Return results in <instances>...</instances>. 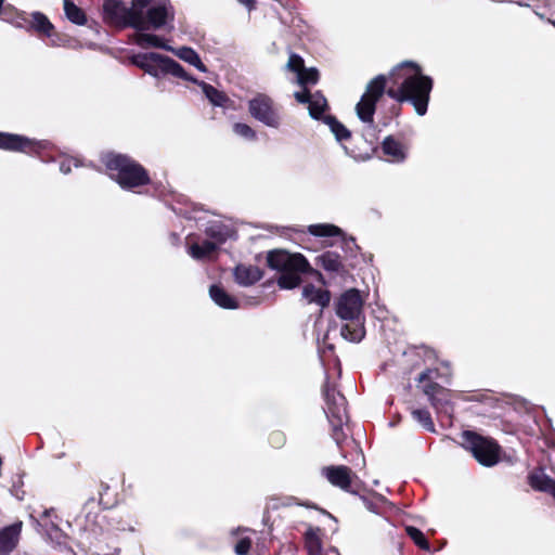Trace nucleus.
<instances>
[{
	"label": "nucleus",
	"instance_id": "obj_32",
	"mask_svg": "<svg viewBox=\"0 0 555 555\" xmlns=\"http://www.w3.org/2000/svg\"><path fill=\"white\" fill-rule=\"evenodd\" d=\"M31 26L39 33L50 36V31L53 30V25L49 20L41 13L36 12L31 15Z\"/></svg>",
	"mask_w": 555,
	"mask_h": 555
},
{
	"label": "nucleus",
	"instance_id": "obj_11",
	"mask_svg": "<svg viewBox=\"0 0 555 555\" xmlns=\"http://www.w3.org/2000/svg\"><path fill=\"white\" fill-rule=\"evenodd\" d=\"M249 113L268 127L278 128L280 126L278 109L273 101L264 94H258L249 101Z\"/></svg>",
	"mask_w": 555,
	"mask_h": 555
},
{
	"label": "nucleus",
	"instance_id": "obj_14",
	"mask_svg": "<svg viewBox=\"0 0 555 555\" xmlns=\"http://www.w3.org/2000/svg\"><path fill=\"white\" fill-rule=\"evenodd\" d=\"M286 68L296 74V81L301 87L315 85L319 80V72L314 67L307 68L304 60L295 53L289 55Z\"/></svg>",
	"mask_w": 555,
	"mask_h": 555
},
{
	"label": "nucleus",
	"instance_id": "obj_1",
	"mask_svg": "<svg viewBox=\"0 0 555 555\" xmlns=\"http://www.w3.org/2000/svg\"><path fill=\"white\" fill-rule=\"evenodd\" d=\"M391 86L387 94L397 101H410L421 116L427 112L433 79L423 74L422 68L412 62L396 66L390 75Z\"/></svg>",
	"mask_w": 555,
	"mask_h": 555
},
{
	"label": "nucleus",
	"instance_id": "obj_12",
	"mask_svg": "<svg viewBox=\"0 0 555 555\" xmlns=\"http://www.w3.org/2000/svg\"><path fill=\"white\" fill-rule=\"evenodd\" d=\"M267 261L270 268L279 271H312L309 262L301 254H289L286 250H273L268 254Z\"/></svg>",
	"mask_w": 555,
	"mask_h": 555
},
{
	"label": "nucleus",
	"instance_id": "obj_38",
	"mask_svg": "<svg viewBox=\"0 0 555 555\" xmlns=\"http://www.w3.org/2000/svg\"><path fill=\"white\" fill-rule=\"evenodd\" d=\"M250 540L248 538L241 539L235 545V553L237 555H247L250 548Z\"/></svg>",
	"mask_w": 555,
	"mask_h": 555
},
{
	"label": "nucleus",
	"instance_id": "obj_3",
	"mask_svg": "<svg viewBox=\"0 0 555 555\" xmlns=\"http://www.w3.org/2000/svg\"><path fill=\"white\" fill-rule=\"evenodd\" d=\"M105 166L109 177L124 189H132L149 182L146 171L124 155H107Z\"/></svg>",
	"mask_w": 555,
	"mask_h": 555
},
{
	"label": "nucleus",
	"instance_id": "obj_37",
	"mask_svg": "<svg viewBox=\"0 0 555 555\" xmlns=\"http://www.w3.org/2000/svg\"><path fill=\"white\" fill-rule=\"evenodd\" d=\"M3 1L4 0H0V18L7 22L14 23V9L11 5L3 7Z\"/></svg>",
	"mask_w": 555,
	"mask_h": 555
},
{
	"label": "nucleus",
	"instance_id": "obj_23",
	"mask_svg": "<svg viewBox=\"0 0 555 555\" xmlns=\"http://www.w3.org/2000/svg\"><path fill=\"white\" fill-rule=\"evenodd\" d=\"M304 272L305 271H299V270H283L281 276L278 279V285L284 289L295 288L296 286H298L300 284V278H299L298 273H304ZM311 272L315 274V276L318 278V280L320 282H323V278H322L321 273L313 271V270Z\"/></svg>",
	"mask_w": 555,
	"mask_h": 555
},
{
	"label": "nucleus",
	"instance_id": "obj_20",
	"mask_svg": "<svg viewBox=\"0 0 555 555\" xmlns=\"http://www.w3.org/2000/svg\"><path fill=\"white\" fill-rule=\"evenodd\" d=\"M132 40L135 44H138L142 49L158 48V49H164L167 51L172 50L171 47L167 46L164 38H162L157 35H154V34L143 33L142 30L137 33L133 36Z\"/></svg>",
	"mask_w": 555,
	"mask_h": 555
},
{
	"label": "nucleus",
	"instance_id": "obj_19",
	"mask_svg": "<svg viewBox=\"0 0 555 555\" xmlns=\"http://www.w3.org/2000/svg\"><path fill=\"white\" fill-rule=\"evenodd\" d=\"M302 298L308 304H315L321 309H323L330 304L331 294L328 291H326L324 288L315 287L311 284H307L302 288Z\"/></svg>",
	"mask_w": 555,
	"mask_h": 555
},
{
	"label": "nucleus",
	"instance_id": "obj_39",
	"mask_svg": "<svg viewBox=\"0 0 555 555\" xmlns=\"http://www.w3.org/2000/svg\"><path fill=\"white\" fill-rule=\"evenodd\" d=\"M74 160L69 159V158H66L64 159L61 165H60V170L63 172V173H68L70 171V164L73 163Z\"/></svg>",
	"mask_w": 555,
	"mask_h": 555
},
{
	"label": "nucleus",
	"instance_id": "obj_41",
	"mask_svg": "<svg viewBox=\"0 0 555 555\" xmlns=\"http://www.w3.org/2000/svg\"><path fill=\"white\" fill-rule=\"evenodd\" d=\"M428 377V374L427 373H423L421 376H420V382L424 380L425 378Z\"/></svg>",
	"mask_w": 555,
	"mask_h": 555
},
{
	"label": "nucleus",
	"instance_id": "obj_29",
	"mask_svg": "<svg viewBox=\"0 0 555 555\" xmlns=\"http://www.w3.org/2000/svg\"><path fill=\"white\" fill-rule=\"evenodd\" d=\"M154 0H132V26H141L144 22V13L153 4Z\"/></svg>",
	"mask_w": 555,
	"mask_h": 555
},
{
	"label": "nucleus",
	"instance_id": "obj_35",
	"mask_svg": "<svg viewBox=\"0 0 555 555\" xmlns=\"http://www.w3.org/2000/svg\"><path fill=\"white\" fill-rule=\"evenodd\" d=\"M405 531H406L408 535L415 542L416 545H418L420 547H422L424 550L429 548V544L421 530H418L415 527L408 526L405 528Z\"/></svg>",
	"mask_w": 555,
	"mask_h": 555
},
{
	"label": "nucleus",
	"instance_id": "obj_26",
	"mask_svg": "<svg viewBox=\"0 0 555 555\" xmlns=\"http://www.w3.org/2000/svg\"><path fill=\"white\" fill-rule=\"evenodd\" d=\"M425 392L430 397V400L435 406H437L438 409H442L446 412H449V409L447 406L449 402V392L446 389L437 385H431L425 389Z\"/></svg>",
	"mask_w": 555,
	"mask_h": 555
},
{
	"label": "nucleus",
	"instance_id": "obj_17",
	"mask_svg": "<svg viewBox=\"0 0 555 555\" xmlns=\"http://www.w3.org/2000/svg\"><path fill=\"white\" fill-rule=\"evenodd\" d=\"M21 529L22 522H16L0 530V555H8L16 547Z\"/></svg>",
	"mask_w": 555,
	"mask_h": 555
},
{
	"label": "nucleus",
	"instance_id": "obj_15",
	"mask_svg": "<svg viewBox=\"0 0 555 555\" xmlns=\"http://www.w3.org/2000/svg\"><path fill=\"white\" fill-rule=\"evenodd\" d=\"M41 147V143L31 141L25 137L0 132V149L25 153H38Z\"/></svg>",
	"mask_w": 555,
	"mask_h": 555
},
{
	"label": "nucleus",
	"instance_id": "obj_18",
	"mask_svg": "<svg viewBox=\"0 0 555 555\" xmlns=\"http://www.w3.org/2000/svg\"><path fill=\"white\" fill-rule=\"evenodd\" d=\"M383 153L388 157L389 162L401 163L406 157L408 149L400 141L392 137H387L382 144Z\"/></svg>",
	"mask_w": 555,
	"mask_h": 555
},
{
	"label": "nucleus",
	"instance_id": "obj_9",
	"mask_svg": "<svg viewBox=\"0 0 555 555\" xmlns=\"http://www.w3.org/2000/svg\"><path fill=\"white\" fill-rule=\"evenodd\" d=\"M175 11L169 0H154L153 4L144 13L143 24L133 27L138 30L159 29L171 25Z\"/></svg>",
	"mask_w": 555,
	"mask_h": 555
},
{
	"label": "nucleus",
	"instance_id": "obj_21",
	"mask_svg": "<svg viewBox=\"0 0 555 555\" xmlns=\"http://www.w3.org/2000/svg\"><path fill=\"white\" fill-rule=\"evenodd\" d=\"M235 281L243 286H249L261 279V271L254 266L240 264L236 267Z\"/></svg>",
	"mask_w": 555,
	"mask_h": 555
},
{
	"label": "nucleus",
	"instance_id": "obj_25",
	"mask_svg": "<svg viewBox=\"0 0 555 555\" xmlns=\"http://www.w3.org/2000/svg\"><path fill=\"white\" fill-rule=\"evenodd\" d=\"M173 52L179 59L182 61L193 65L198 70L205 73L207 70L206 66L201 61L198 54L191 48L182 47L178 49L170 50Z\"/></svg>",
	"mask_w": 555,
	"mask_h": 555
},
{
	"label": "nucleus",
	"instance_id": "obj_5",
	"mask_svg": "<svg viewBox=\"0 0 555 555\" xmlns=\"http://www.w3.org/2000/svg\"><path fill=\"white\" fill-rule=\"evenodd\" d=\"M295 99L300 103H308L309 113L312 118L323 119L324 124L328 126L336 140L343 142L350 138V131L334 117L325 115L327 109L326 99L319 92L309 94L307 91L296 92Z\"/></svg>",
	"mask_w": 555,
	"mask_h": 555
},
{
	"label": "nucleus",
	"instance_id": "obj_27",
	"mask_svg": "<svg viewBox=\"0 0 555 555\" xmlns=\"http://www.w3.org/2000/svg\"><path fill=\"white\" fill-rule=\"evenodd\" d=\"M318 263L328 272H340L343 264L340 257L332 251L324 253L318 257Z\"/></svg>",
	"mask_w": 555,
	"mask_h": 555
},
{
	"label": "nucleus",
	"instance_id": "obj_13",
	"mask_svg": "<svg viewBox=\"0 0 555 555\" xmlns=\"http://www.w3.org/2000/svg\"><path fill=\"white\" fill-rule=\"evenodd\" d=\"M104 18L114 25L132 27V11L118 0H105L103 4Z\"/></svg>",
	"mask_w": 555,
	"mask_h": 555
},
{
	"label": "nucleus",
	"instance_id": "obj_8",
	"mask_svg": "<svg viewBox=\"0 0 555 555\" xmlns=\"http://www.w3.org/2000/svg\"><path fill=\"white\" fill-rule=\"evenodd\" d=\"M386 77L380 75L374 78L366 88L365 93L356 106L357 115L363 122L371 124L375 112V104L384 93Z\"/></svg>",
	"mask_w": 555,
	"mask_h": 555
},
{
	"label": "nucleus",
	"instance_id": "obj_36",
	"mask_svg": "<svg viewBox=\"0 0 555 555\" xmlns=\"http://www.w3.org/2000/svg\"><path fill=\"white\" fill-rule=\"evenodd\" d=\"M233 131L235 134L246 139V140H255L256 133L255 131L246 124L237 122L233 126Z\"/></svg>",
	"mask_w": 555,
	"mask_h": 555
},
{
	"label": "nucleus",
	"instance_id": "obj_34",
	"mask_svg": "<svg viewBox=\"0 0 555 555\" xmlns=\"http://www.w3.org/2000/svg\"><path fill=\"white\" fill-rule=\"evenodd\" d=\"M412 415L425 429L435 431V426L428 411L422 409L413 410Z\"/></svg>",
	"mask_w": 555,
	"mask_h": 555
},
{
	"label": "nucleus",
	"instance_id": "obj_31",
	"mask_svg": "<svg viewBox=\"0 0 555 555\" xmlns=\"http://www.w3.org/2000/svg\"><path fill=\"white\" fill-rule=\"evenodd\" d=\"M203 92L207 96V99L211 102V104L216 106H224L227 102V98L223 93L215 89L212 86L207 85L205 82H199Z\"/></svg>",
	"mask_w": 555,
	"mask_h": 555
},
{
	"label": "nucleus",
	"instance_id": "obj_7",
	"mask_svg": "<svg viewBox=\"0 0 555 555\" xmlns=\"http://www.w3.org/2000/svg\"><path fill=\"white\" fill-rule=\"evenodd\" d=\"M463 444L483 466H493L499 462L500 448L491 439L465 431L463 434Z\"/></svg>",
	"mask_w": 555,
	"mask_h": 555
},
{
	"label": "nucleus",
	"instance_id": "obj_33",
	"mask_svg": "<svg viewBox=\"0 0 555 555\" xmlns=\"http://www.w3.org/2000/svg\"><path fill=\"white\" fill-rule=\"evenodd\" d=\"M49 39H50V46H53V47H67V48H72V49H78L80 48V44L78 43V41L74 40V39H70L66 36H61V35H56V34H53V30L50 31V36H48Z\"/></svg>",
	"mask_w": 555,
	"mask_h": 555
},
{
	"label": "nucleus",
	"instance_id": "obj_2",
	"mask_svg": "<svg viewBox=\"0 0 555 555\" xmlns=\"http://www.w3.org/2000/svg\"><path fill=\"white\" fill-rule=\"evenodd\" d=\"M363 304L360 292L354 288L346 291L336 301V314L345 322L340 335L348 341L359 343L365 335Z\"/></svg>",
	"mask_w": 555,
	"mask_h": 555
},
{
	"label": "nucleus",
	"instance_id": "obj_28",
	"mask_svg": "<svg viewBox=\"0 0 555 555\" xmlns=\"http://www.w3.org/2000/svg\"><path fill=\"white\" fill-rule=\"evenodd\" d=\"M308 232L319 237H333L343 234L338 227L330 223L311 224L308 227Z\"/></svg>",
	"mask_w": 555,
	"mask_h": 555
},
{
	"label": "nucleus",
	"instance_id": "obj_4",
	"mask_svg": "<svg viewBox=\"0 0 555 555\" xmlns=\"http://www.w3.org/2000/svg\"><path fill=\"white\" fill-rule=\"evenodd\" d=\"M130 62L155 78L169 74L184 80L197 82L184 72L179 63L159 53L151 52L133 54L130 56Z\"/></svg>",
	"mask_w": 555,
	"mask_h": 555
},
{
	"label": "nucleus",
	"instance_id": "obj_22",
	"mask_svg": "<svg viewBox=\"0 0 555 555\" xmlns=\"http://www.w3.org/2000/svg\"><path fill=\"white\" fill-rule=\"evenodd\" d=\"M210 298L214 300L216 305L224 309H236L238 308V302L236 298L228 294L222 287L219 285H212L209 289Z\"/></svg>",
	"mask_w": 555,
	"mask_h": 555
},
{
	"label": "nucleus",
	"instance_id": "obj_10",
	"mask_svg": "<svg viewBox=\"0 0 555 555\" xmlns=\"http://www.w3.org/2000/svg\"><path fill=\"white\" fill-rule=\"evenodd\" d=\"M207 234L214 241H205L203 244L193 243L189 247V254L192 258L196 260H203L210 257V255L216 250L218 245L225 242V240L230 236V231L220 224H212L208 228Z\"/></svg>",
	"mask_w": 555,
	"mask_h": 555
},
{
	"label": "nucleus",
	"instance_id": "obj_6",
	"mask_svg": "<svg viewBox=\"0 0 555 555\" xmlns=\"http://www.w3.org/2000/svg\"><path fill=\"white\" fill-rule=\"evenodd\" d=\"M326 401V414L332 424L333 438L337 444L346 438L343 430L344 424L347 422V409L345 398L334 388L326 387L324 390Z\"/></svg>",
	"mask_w": 555,
	"mask_h": 555
},
{
	"label": "nucleus",
	"instance_id": "obj_16",
	"mask_svg": "<svg viewBox=\"0 0 555 555\" xmlns=\"http://www.w3.org/2000/svg\"><path fill=\"white\" fill-rule=\"evenodd\" d=\"M321 473L331 485L346 491L350 489L352 480L356 477L349 467L343 465L323 467Z\"/></svg>",
	"mask_w": 555,
	"mask_h": 555
},
{
	"label": "nucleus",
	"instance_id": "obj_24",
	"mask_svg": "<svg viewBox=\"0 0 555 555\" xmlns=\"http://www.w3.org/2000/svg\"><path fill=\"white\" fill-rule=\"evenodd\" d=\"M305 544L309 555H322L321 530L310 527L305 533Z\"/></svg>",
	"mask_w": 555,
	"mask_h": 555
},
{
	"label": "nucleus",
	"instance_id": "obj_40",
	"mask_svg": "<svg viewBox=\"0 0 555 555\" xmlns=\"http://www.w3.org/2000/svg\"><path fill=\"white\" fill-rule=\"evenodd\" d=\"M241 4L247 7L248 9H253L255 1L254 0H237Z\"/></svg>",
	"mask_w": 555,
	"mask_h": 555
},
{
	"label": "nucleus",
	"instance_id": "obj_30",
	"mask_svg": "<svg viewBox=\"0 0 555 555\" xmlns=\"http://www.w3.org/2000/svg\"><path fill=\"white\" fill-rule=\"evenodd\" d=\"M64 11L67 18L77 24L83 25L86 23V15L81 9H79L74 2L70 0H64Z\"/></svg>",
	"mask_w": 555,
	"mask_h": 555
}]
</instances>
